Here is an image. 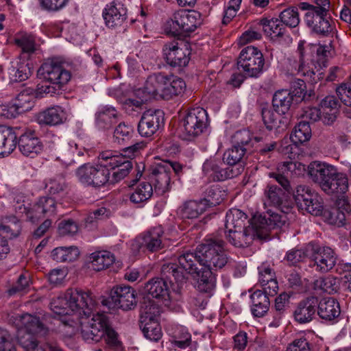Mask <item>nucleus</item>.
I'll return each instance as SVG.
<instances>
[{
    "mask_svg": "<svg viewBox=\"0 0 351 351\" xmlns=\"http://www.w3.org/2000/svg\"><path fill=\"white\" fill-rule=\"evenodd\" d=\"M260 24L263 26L265 33L268 36L274 35L276 37H282L286 33V27L280 19L264 18L261 20Z\"/></svg>",
    "mask_w": 351,
    "mask_h": 351,
    "instance_id": "obj_50",
    "label": "nucleus"
},
{
    "mask_svg": "<svg viewBox=\"0 0 351 351\" xmlns=\"http://www.w3.org/2000/svg\"><path fill=\"white\" fill-rule=\"evenodd\" d=\"M164 113L160 110H147L143 112L138 124L141 136L150 137L164 125Z\"/></svg>",
    "mask_w": 351,
    "mask_h": 351,
    "instance_id": "obj_20",
    "label": "nucleus"
},
{
    "mask_svg": "<svg viewBox=\"0 0 351 351\" xmlns=\"http://www.w3.org/2000/svg\"><path fill=\"white\" fill-rule=\"evenodd\" d=\"M13 337L6 329L0 327V351H16Z\"/></svg>",
    "mask_w": 351,
    "mask_h": 351,
    "instance_id": "obj_64",
    "label": "nucleus"
},
{
    "mask_svg": "<svg viewBox=\"0 0 351 351\" xmlns=\"http://www.w3.org/2000/svg\"><path fill=\"white\" fill-rule=\"evenodd\" d=\"M225 195V191L218 184H215L206 189L205 196L201 200L206 208L215 206L223 200Z\"/></svg>",
    "mask_w": 351,
    "mask_h": 351,
    "instance_id": "obj_52",
    "label": "nucleus"
},
{
    "mask_svg": "<svg viewBox=\"0 0 351 351\" xmlns=\"http://www.w3.org/2000/svg\"><path fill=\"white\" fill-rule=\"evenodd\" d=\"M337 260V255L333 249L311 242L310 266L316 271L321 273L330 271L336 265Z\"/></svg>",
    "mask_w": 351,
    "mask_h": 351,
    "instance_id": "obj_10",
    "label": "nucleus"
},
{
    "mask_svg": "<svg viewBox=\"0 0 351 351\" xmlns=\"http://www.w3.org/2000/svg\"><path fill=\"white\" fill-rule=\"evenodd\" d=\"M317 311L322 319L332 321L340 315V305L334 298H325L318 301Z\"/></svg>",
    "mask_w": 351,
    "mask_h": 351,
    "instance_id": "obj_34",
    "label": "nucleus"
},
{
    "mask_svg": "<svg viewBox=\"0 0 351 351\" xmlns=\"http://www.w3.org/2000/svg\"><path fill=\"white\" fill-rule=\"evenodd\" d=\"M22 332H19V344L25 351H45V348L38 344L37 340L31 334H25L22 335Z\"/></svg>",
    "mask_w": 351,
    "mask_h": 351,
    "instance_id": "obj_61",
    "label": "nucleus"
},
{
    "mask_svg": "<svg viewBox=\"0 0 351 351\" xmlns=\"http://www.w3.org/2000/svg\"><path fill=\"white\" fill-rule=\"evenodd\" d=\"M204 203L199 201L189 200L184 202L179 208L180 214L182 218L195 219L202 214L206 209Z\"/></svg>",
    "mask_w": 351,
    "mask_h": 351,
    "instance_id": "obj_43",
    "label": "nucleus"
},
{
    "mask_svg": "<svg viewBox=\"0 0 351 351\" xmlns=\"http://www.w3.org/2000/svg\"><path fill=\"white\" fill-rule=\"evenodd\" d=\"M99 158L101 160L100 164L104 167L111 170H115L117 167L128 160L123 154H117L112 151H105L99 154Z\"/></svg>",
    "mask_w": 351,
    "mask_h": 351,
    "instance_id": "obj_47",
    "label": "nucleus"
},
{
    "mask_svg": "<svg viewBox=\"0 0 351 351\" xmlns=\"http://www.w3.org/2000/svg\"><path fill=\"white\" fill-rule=\"evenodd\" d=\"M305 171V165L296 161H285L278 165L276 171L269 173V177L275 180L287 192H293L290 183L292 176H299Z\"/></svg>",
    "mask_w": 351,
    "mask_h": 351,
    "instance_id": "obj_14",
    "label": "nucleus"
},
{
    "mask_svg": "<svg viewBox=\"0 0 351 351\" xmlns=\"http://www.w3.org/2000/svg\"><path fill=\"white\" fill-rule=\"evenodd\" d=\"M110 175V170L100 163L84 164L76 171V176L81 183L95 188H99L109 183Z\"/></svg>",
    "mask_w": 351,
    "mask_h": 351,
    "instance_id": "obj_9",
    "label": "nucleus"
},
{
    "mask_svg": "<svg viewBox=\"0 0 351 351\" xmlns=\"http://www.w3.org/2000/svg\"><path fill=\"white\" fill-rule=\"evenodd\" d=\"M225 242L217 237L205 239L198 245L195 252H186L180 256L191 255L193 262L189 264L191 269H187L184 282L189 275L197 280V288L202 292L209 293L215 286L213 269L224 267L228 262V256L225 252Z\"/></svg>",
    "mask_w": 351,
    "mask_h": 351,
    "instance_id": "obj_1",
    "label": "nucleus"
},
{
    "mask_svg": "<svg viewBox=\"0 0 351 351\" xmlns=\"http://www.w3.org/2000/svg\"><path fill=\"white\" fill-rule=\"evenodd\" d=\"M293 195L298 209L305 210L312 215H322L323 204L319 197L313 193L309 187L304 185L298 186Z\"/></svg>",
    "mask_w": 351,
    "mask_h": 351,
    "instance_id": "obj_13",
    "label": "nucleus"
},
{
    "mask_svg": "<svg viewBox=\"0 0 351 351\" xmlns=\"http://www.w3.org/2000/svg\"><path fill=\"white\" fill-rule=\"evenodd\" d=\"M56 206L57 203L53 198L43 196L32 208H24V210L29 221L36 223L45 217H49L55 215Z\"/></svg>",
    "mask_w": 351,
    "mask_h": 351,
    "instance_id": "obj_22",
    "label": "nucleus"
},
{
    "mask_svg": "<svg viewBox=\"0 0 351 351\" xmlns=\"http://www.w3.org/2000/svg\"><path fill=\"white\" fill-rule=\"evenodd\" d=\"M140 328L144 336L152 341H157L162 337L161 328L158 322V319L154 320H139Z\"/></svg>",
    "mask_w": 351,
    "mask_h": 351,
    "instance_id": "obj_48",
    "label": "nucleus"
},
{
    "mask_svg": "<svg viewBox=\"0 0 351 351\" xmlns=\"http://www.w3.org/2000/svg\"><path fill=\"white\" fill-rule=\"evenodd\" d=\"M135 136L134 127L125 122H120L114 128L113 132L114 143L126 146L133 142Z\"/></svg>",
    "mask_w": 351,
    "mask_h": 351,
    "instance_id": "obj_39",
    "label": "nucleus"
},
{
    "mask_svg": "<svg viewBox=\"0 0 351 351\" xmlns=\"http://www.w3.org/2000/svg\"><path fill=\"white\" fill-rule=\"evenodd\" d=\"M193 257L191 255L179 256L172 263H165L161 268V277L154 278L147 281L143 287L145 296L164 300H170L169 285L174 282L178 287L184 282L187 269H191Z\"/></svg>",
    "mask_w": 351,
    "mask_h": 351,
    "instance_id": "obj_2",
    "label": "nucleus"
},
{
    "mask_svg": "<svg viewBox=\"0 0 351 351\" xmlns=\"http://www.w3.org/2000/svg\"><path fill=\"white\" fill-rule=\"evenodd\" d=\"M164 230L161 226L152 227L141 233L132 243V248L143 252H156L164 247Z\"/></svg>",
    "mask_w": 351,
    "mask_h": 351,
    "instance_id": "obj_11",
    "label": "nucleus"
},
{
    "mask_svg": "<svg viewBox=\"0 0 351 351\" xmlns=\"http://www.w3.org/2000/svg\"><path fill=\"white\" fill-rule=\"evenodd\" d=\"M291 193L294 194V191L287 192L284 188L269 184L264 190L265 204L274 206L283 213H289L293 208V202L288 200L287 197Z\"/></svg>",
    "mask_w": 351,
    "mask_h": 351,
    "instance_id": "obj_19",
    "label": "nucleus"
},
{
    "mask_svg": "<svg viewBox=\"0 0 351 351\" xmlns=\"http://www.w3.org/2000/svg\"><path fill=\"white\" fill-rule=\"evenodd\" d=\"M153 195V186L149 182H141L130 195V199L134 204L147 202Z\"/></svg>",
    "mask_w": 351,
    "mask_h": 351,
    "instance_id": "obj_53",
    "label": "nucleus"
},
{
    "mask_svg": "<svg viewBox=\"0 0 351 351\" xmlns=\"http://www.w3.org/2000/svg\"><path fill=\"white\" fill-rule=\"evenodd\" d=\"M181 125L185 138L191 141L204 133L208 125V116L206 110L200 107L189 109L182 119Z\"/></svg>",
    "mask_w": 351,
    "mask_h": 351,
    "instance_id": "obj_7",
    "label": "nucleus"
},
{
    "mask_svg": "<svg viewBox=\"0 0 351 351\" xmlns=\"http://www.w3.org/2000/svg\"><path fill=\"white\" fill-rule=\"evenodd\" d=\"M66 295L72 313L77 314L80 317H88L92 313L95 301L90 291L69 288L66 291Z\"/></svg>",
    "mask_w": 351,
    "mask_h": 351,
    "instance_id": "obj_12",
    "label": "nucleus"
},
{
    "mask_svg": "<svg viewBox=\"0 0 351 351\" xmlns=\"http://www.w3.org/2000/svg\"><path fill=\"white\" fill-rule=\"evenodd\" d=\"M40 79L49 82L51 85L38 86V94H49L52 96L66 84L71 77V74L64 66V62L59 58L47 59L38 70Z\"/></svg>",
    "mask_w": 351,
    "mask_h": 351,
    "instance_id": "obj_4",
    "label": "nucleus"
},
{
    "mask_svg": "<svg viewBox=\"0 0 351 351\" xmlns=\"http://www.w3.org/2000/svg\"><path fill=\"white\" fill-rule=\"evenodd\" d=\"M322 215L326 217L327 221L332 225L341 226L344 225L346 215L339 208H332L330 210L323 211Z\"/></svg>",
    "mask_w": 351,
    "mask_h": 351,
    "instance_id": "obj_63",
    "label": "nucleus"
},
{
    "mask_svg": "<svg viewBox=\"0 0 351 351\" xmlns=\"http://www.w3.org/2000/svg\"><path fill=\"white\" fill-rule=\"evenodd\" d=\"M14 319L18 328V339L21 331H23L22 335L31 334L34 337V335L45 336L48 332V328L36 316L28 313L17 314L14 317Z\"/></svg>",
    "mask_w": 351,
    "mask_h": 351,
    "instance_id": "obj_21",
    "label": "nucleus"
},
{
    "mask_svg": "<svg viewBox=\"0 0 351 351\" xmlns=\"http://www.w3.org/2000/svg\"><path fill=\"white\" fill-rule=\"evenodd\" d=\"M67 119L64 109L59 106L48 108L40 112L37 120L39 124L56 126L64 123Z\"/></svg>",
    "mask_w": 351,
    "mask_h": 351,
    "instance_id": "obj_32",
    "label": "nucleus"
},
{
    "mask_svg": "<svg viewBox=\"0 0 351 351\" xmlns=\"http://www.w3.org/2000/svg\"><path fill=\"white\" fill-rule=\"evenodd\" d=\"M67 184L64 176L61 173L46 180L45 188L51 195H58L64 191Z\"/></svg>",
    "mask_w": 351,
    "mask_h": 351,
    "instance_id": "obj_56",
    "label": "nucleus"
},
{
    "mask_svg": "<svg viewBox=\"0 0 351 351\" xmlns=\"http://www.w3.org/2000/svg\"><path fill=\"white\" fill-rule=\"evenodd\" d=\"M105 330V335H104L103 338L108 347L113 351H123V343L119 339L118 332L112 327L110 321Z\"/></svg>",
    "mask_w": 351,
    "mask_h": 351,
    "instance_id": "obj_55",
    "label": "nucleus"
},
{
    "mask_svg": "<svg viewBox=\"0 0 351 351\" xmlns=\"http://www.w3.org/2000/svg\"><path fill=\"white\" fill-rule=\"evenodd\" d=\"M258 269L259 282L263 290L271 296L276 295L278 290V285L274 271L265 264H262Z\"/></svg>",
    "mask_w": 351,
    "mask_h": 351,
    "instance_id": "obj_35",
    "label": "nucleus"
},
{
    "mask_svg": "<svg viewBox=\"0 0 351 351\" xmlns=\"http://www.w3.org/2000/svg\"><path fill=\"white\" fill-rule=\"evenodd\" d=\"M311 243L302 248H293L289 250L285 257L290 265H295L297 263L303 261L306 258L311 257Z\"/></svg>",
    "mask_w": 351,
    "mask_h": 351,
    "instance_id": "obj_54",
    "label": "nucleus"
},
{
    "mask_svg": "<svg viewBox=\"0 0 351 351\" xmlns=\"http://www.w3.org/2000/svg\"><path fill=\"white\" fill-rule=\"evenodd\" d=\"M289 295L287 293L280 294L275 300V314L276 319H280L282 316L285 315L289 307Z\"/></svg>",
    "mask_w": 351,
    "mask_h": 351,
    "instance_id": "obj_62",
    "label": "nucleus"
},
{
    "mask_svg": "<svg viewBox=\"0 0 351 351\" xmlns=\"http://www.w3.org/2000/svg\"><path fill=\"white\" fill-rule=\"evenodd\" d=\"M223 162L216 158H210L204 162L202 171L204 175L214 182L223 181L238 176L241 174V167H234L223 168Z\"/></svg>",
    "mask_w": 351,
    "mask_h": 351,
    "instance_id": "obj_18",
    "label": "nucleus"
},
{
    "mask_svg": "<svg viewBox=\"0 0 351 351\" xmlns=\"http://www.w3.org/2000/svg\"><path fill=\"white\" fill-rule=\"evenodd\" d=\"M252 218L247 220V215L242 210L237 208H231L226 213L225 228L226 230H232L234 229L242 230L247 227L246 223L252 226Z\"/></svg>",
    "mask_w": 351,
    "mask_h": 351,
    "instance_id": "obj_36",
    "label": "nucleus"
},
{
    "mask_svg": "<svg viewBox=\"0 0 351 351\" xmlns=\"http://www.w3.org/2000/svg\"><path fill=\"white\" fill-rule=\"evenodd\" d=\"M159 313L158 305L150 298L143 295L140 303V319L154 320L158 317Z\"/></svg>",
    "mask_w": 351,
    "mask_h": 351,
    "instance_id": "obj_46",
    "label": "nucleus"
},
{
    "mask_svg": "<svg viewBox=\"0 0 351 351\" xmlns=\"http://www.w3.org/2000/svg\"><path fill=\"white\" fill-rule=\"evenodd\" d=\"M113 308L128 311L134 308L137 303L135 291L130 287H114L110 294Z\"/></svg>",
    "mask_w": 351,
    "mask_h": 351,
    "instance_id": "obj_23",
    "label": "nucleus"
},
{
    "mask_svg": "<svg viewBox=\"0 0 351 351\" xmlns=\"http://www.w3.org/2000/svg\"><path fill=\"white\" fill-rule=\"evenodd\" d=\"M308 175L313 182L329 195L339 197L348 189V178L336 167L326 162L314 161L308 166Z\"/></svg>",
    "mask_w": 351,
    "mask_h": 351,
    "instance_id": "obj_3",
    "label": "nucleus"
},
{
    "mask_svg": "<svg viewBox=\"0 0 351 351\" xmlns=\"http://www.w3.org/2000/svg\"><path fill=\"white\" fill-rule=\"evenodd\" d=\"M311 137V129L309 123L300 121L291 134L290 139L295 145L302 144Z\"/></svg>",
    "mask_w": 351,
    "mask_h": 351,
    "instance_id": "obj_51",
    "label": "nucleus"
},
{
    "mask_svg": "<svg viewBox=\"0 0 351 351\" xmlns=\"http://www.w3.org/2000/svg\"><path fill=\"white\" fill-rule=\"evenodd\" d=\"M51 256L57 262H73L78 258L80 250L75 246L59 247L52 250Z\"/></svg>",
    "mask_w": 351,
    "mask_h": 351,
    "instance_id": "obj_45",
    "label": "nucleus"
},
{
    "mask_svg": "<svg viewBox=\"0 0 351 351\" xmlns=\"http://www.w3.org/2000/svg\"><path fill=\"white\" fill-rule=\"evenodd\" d=\"M339 287V279L332 276L319 278L313 283L315 290L328 294H334L338 292Z\"/></svg>",
    "mask_w": 351,
    "mask_h": 351,
    "instance_id": "obj_44",
    "label": "nucleus"
},
{
    "mask_svg": "<svg viewBox=\"0 0 351 351\" xmlns=\"http://www.w3.org/2000/svg\"><path fill=\"white\" fill-rule=\"evenodd\" d=\"M19 112L24 113L34 107L35 97L34 90L26 88L22 90L14 101Z\"/></svg>",
    "mask_w": 351,
    "mask_h": 351,
    "instance_id": "obj_49",
    "label": "nucleus"
},
{
    "mask_svg": "<svg viewBox=\"0 0 351 351\" xmlns=\"http://www.w3.org/2000/svg\"><path fill=\"white\" fill-rule=\"evenodd\" d=\"M17 136L10 128L0 126V156H9L16 147Z\"/></svg>",
    "mask_w": 351,
    "mask_h": 351,
    "instance_id": "obj_37",
    "label": "nucleus"
},
{
    "mask_svg": "<svg viewBox=\"0 0 351 351\" xmlns=\"http://www.w3.org/2000/svg\"><path fill=\"white\" fill-rule=\"evenodd\" d=\"M51 310L57 315H66L72 314L71 308L69 305V301L66 293L64 297L54 298L50 302Z\"/></svg>",
    "mask_w": 351,
    "mask_h": 351,
    "instance_id": "obj_60",
    "label": "nucleus"
},
{
    "mask_svg": "<svg viewBox=\"0 0 351 351\" xmlns=\"http://www.w3.org/2000/svg\"><path fill=\"white\" fill-rule=\"evenodd\" d=\"M252 223L257 229L258 238L267 239L269 237V232L271 229L280 228L285 224V216L269 209L264 215L254 216Z\"/></svg>",
    "mask_w": 351,
    "mask_h": 351,
    "instance_id": "obj_16",
    "label": "nucleus"
},
{
    "mask_svg": "<svg viewBox=\"0 0 351 351\" xmlns=\"http://www.w3.org/2000/svg\"><path fill=\"white\" fill-rule=\"evenodd\" d=\"M164 87L163 99H170L174 96H178L184 93L186 89L185 82L178 77L173 75H167Z\"/></svg>",
    "mask_w": 351,
    "mask_h": 351,
    "instance_id": "obj_41",
    "label": "nucleus"
},
{
    "mask_svg": "<svg viewBox=\"0 0 351 351\" xmlns=\"http://www.w3.org/2000/svg\"><path fill=\"white\" fill-rule=\"evenodd\" d=\"M16 45L21 49L22 53L29 56L36 51L35 38L32 34L22 33L15 38Z\"/></svg>",
    "mask_w": 351,
    "mask_h": 351,
    "instance_id": "obj_57",
    "label": "nucleus"
},
{
    "mask_svg": "<svg viewBox=\"0 0 351 351\" xmlns=\"http://www.w3.org/2000/svg\"><path fill=\"white\" fill-rule=\"evenodd\" d=\"M279 19L285 27L291 28L297 27L300 21L298 8L295 7L285 9L280 13Z\"/></svg>",
    "mask_w": 351,
    "mask_h": 351,
    "instance_id": "obj_58",
    "label": "nucleus"
},
{
    "mask_svg": "<svg viewBox=\"0 0 351 351\" xmlns=\"http://www.w3.org/2000/svg\"><path fill=\"white\" fill-rule=\"evenodd\" d=\"M300 96L292 95L291 92L289 91V90L282 89L274 93L272 99V105L276 112L285 114L291 108H294L300 103Z\"/></svg>",
    "mask_w": 351,
    "mask_h": 351,
    "instance_id": "obj_30",
    "label": "nucleus"
},
{
    "mask_svg": "<svg viewBox=\"0 0 351 351\" xmlns=\"http://www.w3.org/2000/svg\"><path fill=\"white\" fill-rule=\"evenodd\" d=\"M162 53L166 62L171 67L186 66L190 60L191 51L186 43H167L163 46Z\"/></svg>",
    "mask_w": 351,
    "mask_h": 351,
    "instance_id": "obj_15",
    "label": "nucleus"
},
{
    "mask_svg": "<svg viewBox=\"0 0 351 351\" xmlns=\"http://www.w3.org/2000/svg\"><path fill=\"white\" fill-rule=\"evenodd\" d=\"M302 10L307 11L304 16L306 25L311 31L322 36H327L332 30L328 15L330 0H313V3L302 2L298 5Z\"/></svg>",
    "mask_w": 351,
    "mask_h": 351,
    "instance_id": "obj_5",
    "label": "nucleus"
},
{
    "mask_svg": "<svg viewBox=\"0 0 351 351\" xmlns=\"http://www.w3.org/2000/svg\"><path fill=\"white\" fill-rule=\"evenodd\" d=\"M119 116L115 108L104 106L95 114V124L99 129L108 130L119 122Z\"/></svg>",
    "mask_w": 351,
    "mask_h": 351,
    "instance_id": "obj_33",
    "label": "nucleus"
},
{
    "mask_svg": "<svg viewBox=\"0 0 351 351\" xmlns=\"http://www.w3.org/2000/svg\"><path fill=\"white\" fill-rule=\"evenodd\" d=\"M202 23L201 14L195 10L176 12L165 24V32L173 36H186Z\"/></svg>",
    "mask_w": 351,
    "mask_h": 351,
    "instance_id": "obj_6",
    "label": "nucleus"
},
{
    "mask_svg": "<svg viewBox=\"0 0 351 351\" xmlns=\"http://www.w3.org/2000/svg\"><path fill=\"white\" fill-rule=\"evenodd\" d=\"M252 226H247V228L242 230L234 229L227 230L226 237L228 242L235 247H246L254 240L255 237H258V232L254 226L251 222Z\"/></svg>",
    "mask_w": 351,
    "mask_h": 351,
    "instance_id": "obj_28",
    "label": "nucleus"
},
{
    "mask_svg": "<svg viewBox=\"0 0 351 351\" xmlns=\"http://www.w3.org/2000/svg\"><path fill=\"white\" fill-rule=\"evenodd\" d=\"M89 259L93 269L99 271L110 266L114 261V256L108 251H99L92 253Z\"/></svg>",
    "mask_w": 351,
    "mask_h": 351,
    "instance_id": "obj_42",
    "label": "nucleus"
},
{
    "mask_svg": "<svg viewBox=\"0 0 351 351\" xmlns=\"http://www.w3.org/2000/svg\"><path fill=\"white\" fill-rule=\"evenodd\" d=\"M318 298L308 297L301 300L293 312L295 320L299 324H306L311 322L317 311Z\"/></svg>",
    "mask_w": 351,
    "mask_h": 351,
    "instance_id": "obj_29",
    "label": "nucleus"
},
{
    "mask_svg": "<svg viewBox=\"0 0 351 351\" xmlns=\"http://www.w3.org/2000/svg\"><path fill=\"white\" fill-rule=\"evenodd\" d=\"M246 152L245 148H241L238 145H233L231 148L224 152L223 162H226L229 167H234V169L241 167V173L244 170L243 158Z\"/></svg>",
    "mask_w": 351,
    "mask_h": 351,
    "instance_id": "obj_40",
    "label": "nucleus"
},
{
    "mask_svg": "<svg viewBox=\"0 0 351 351\" xmlns=\"http://www.w3.org/2000/svg\"><path fill=\"white\" fill-rule=\"evenodd\" d=\"M108 322L109 317L104 313H97L93 315L90 321L82 325V338L88 343L99 342L105 335V329H106Z\"/></svg>",
    "mask_w": 351,
    "mask_h": 351,
    "instance_id": "obj_17",
    "label": "nucleus"
},
{
    "mask_svg": "<svg viewBox=\"0 0 351 351\" xmlns=\"http://www.w3.org/2000/svg\"><path fill=\"white\" fill-rule=\"evenodd\" d=\"M275 110L269 108H263L262 118L263 121L269 130L276 129L280 127V124L282 123V119H284Z\"/></svg>",
    "mask_w": 351,
    "mask_h": 351,
    "instance_id": "obj_59",
    "label": "nucleus"
},
{
    "mask_svg": "<svg viewBox=\"0 0 351 351\" xmlns=\"http://www.w3.org/2000/svg\"><path fill=\"white\" fill-rule=\"evenodd\" d=\"M268 295L269 293L265 291H255L250 296L252 300V313L254 316L261 317H263L269 310L270 301Z\"/></svg>",
    "mask_w": 351,
    "mask_h": 351,
    "instance_id": "obj_38",
    "label": "nucleus"
},
{
    "mask_svg": "<svg viewBox=\"0 0 351 351\" xmlns=\"http://www.w3.org/2000/svg\"><path fill=\"white\" fill-rule=\"evenodd\" d=\"M127 10L123 4L112 1L103 11V17L108 27L120 26L126 19Z\"/></svg>",
    "mask_w": 351,
    "mask_h": 351,
    "instance_id": "obj_31",
    "label": "nucleus"
},
{
    "mask_svg": "<svg viewBox=\"0 0 351 351\" xmlns=\"http://www.w3.org/2000/svg\"><path fill=\"white\" fill-rule=\"evenodd\" d=\"M20 152L25 157L34 158L41 153L43 145L34 131L28 130L21 134L16 142Z\"/></svg>",
    "mask_w": 351,
    "mask_h": 351,
    "instance_id": "obj_26",
    "label": "nucleus"
},
{
    "mask_svg": "<svg viewBox=\"0 0 351 351\" xmlns=\"http://www.w3.org/2000/svg\"><path fill=\"white\" fill-rule=\"evenodd\" d=\"M10 221V224L0 226V261L5 259L10 252L8 240L17 237L21 233V223L16 218L12 217Z\"/></svg>",
    "mask_w": 351,
    "mask_h": 351,
    "instance_id": "obj_27",
    "label": "nucleus"
},
{
    "mask_svg": "<svg viewBox=\"0 0 351 351\" xmlns=\"http://www.w3.org/2000/svg\"><path fill=\"white\" fill-rule=\"evenodd\" d=\"M265 58L256 47L249 45L243 48L237 60L239 69H242L245 77H258L263 71Z\"/></svg>",
    "mask_w": 351,
    "mask_h": 351,
    "instance_id": "obj_8",
    "label": "nucleus"
},
{
    "mask_svg": "<svg viewBox=\"0 0 351 351\" xmlns=\"http://www.w3.org/2000/svg\"><path fill=\"white\" fill-rule=\"evenodd\" d=\"M169 168L170 166L162 161L150 167L149 177L154 182L155 192L158 195H164L170 190Z\"/></svg>",
    "mask_w": 351,
    "mask_h": 351,
    "instance_id": "obj_24",
    "label": "nucleus"
},
{
    "mask_svg": "<svg viewBox=\"0 0 351 351\" xmlns=\"http://www.w3.org/2000/svg\"><path fill=\"white\" fill-rule=\"evenodd\" d=\"M165 80H167V75L163 73H158L151 75L147 78L143 88L136 91V95L138 96H140L141 94L145 95L146 99H149L152 98L163 99Z\"/></svg>",
    "mask_w": 351,
    "mask_h": 351,
    "instance_id": "obj_25",
    "label": "nucleus"
}]
</instances>
